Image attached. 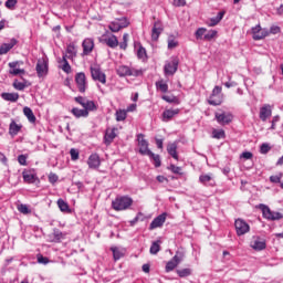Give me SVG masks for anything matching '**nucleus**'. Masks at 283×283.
Listing matches in <instances>:
<instances>
[{
    "label": "nucleus",
    "mask_w": 283,
    "mask_h": 283,
    "mask_svg": "<svg viewBox=\"0 0 283 283\" xmlns=\"http://www.w3.org/2000/svg\"><path fill=\"white\" fill-rule=\"evenodd\" d=\"M134 205V199L127 196L117 197L112 201L114 211H127Z\"/></svg>",
    "instance_id": "obj_1"
},
{
    "label": "nucleus",
    "mask_w": 283,
    "mask_h": 283,
    "mask_svg": "<svg viewBox=\"0 0 283 283\" xmlns=\"http://www.w3.org/2000/svg\"><path fill=\"white\" fill-rule=\"evenodd\" d=\"M259 209H261V211L263 213V218L265 220L275 221V220H282V218H283V214L281 212L271 210V208H269V206H266L264 203H261L259 206Z\"/></svg>",
    "instance_id": "obj_2"
},
{
    "label": "nucleus",
    "mask_w": 283,
    "mask_h": 283,
    "mask_svg": "<svg viewBox=\"0 0 283 283\" xmlns=\"http://www.w3.org/2000/svg\"><path fill=\"white\" fill-rule=\"evenodd\" d=\"M179 63H180V61L176 56H172V57H170V60L166 61V63L164 65L165 76H174V74H176V72H178Z\"/></svg>",
    "instance_id": "obj_3"
},
{
    "label": "nucleus",
    "mask_w": 283,
    "mask_h": 283,
    "mask_svg": "<svg viewBox=\"0 0 283 283\" xmlns=\"http://www.w3.org/2000/svg\"><path fill=\"white\" fill-rule=\"evenodd\" d=\"M9 74L11 76H23L25 75V70L21 69V65H23V61H13L9 62Z\"/></svg>",
    "instance_id": "obj_4"
},
{
    "label": "nucleus",
    "mask_w": 283,
    "mask_h": 283,
    "mask_svg": "<svg viewBox=\"0 0 283 283\" xmlns=\"http://www.w3.org/2000/svg\"><path fill=\"white\" fill-rule=\"evenodd\" d=\"M209 105H222V86H214L208 99Z\"/></svg>",
    "instance_id": "obj_5"
},
{
    "label": "nucleus",
    "mask_w": 283,
    "mask_h": 283,
    "mask_svg": "<svg viewBox=\"0 0 283 283\" xmlns=\"http://www.w3.org/2000/svg\"><path fill=\"white\" fill-rule=\"evenodd\" d=\"M117 74L118 76H140V74H143V71L134 67L129 69V66L122 65L118 66Z\"/></svg>",
    "instance_id": "obj_6"
},
{
    "label": "nucleus",
    "mask_w": 283,
    "mask_h": 283,
    "mask_svg": "<svg viewBox=\"0 0 283 283\" xmlns=\"http://www.w3.org/2000/svg\"><path fill=\"white\" fill-rule=\"evenodd\" d=\"M137 143L139 147V154H142V156L151 155V150H149V143L146 140L145 135L138 134Z\"/></svg>",
    "instance_id": "obj_7"
},
{
    "label": "nucleus",
    "mask_w": 283,
    "mask_h": 283,
    "mask_svg": "<svg viewBox=\"0 0 283 283\" xmlns=\"http://www.w3.org/2000/svg\"><path fill=\"white\" fill-rule=\"evenodd\" d=\"M269 36V29H262L260 24L252 28V39L254 41H262Z\"/></svg>",
    "instance_id": "obj_8"
},
{
    "label": "nucleus",
    "mask_w": 283,
    "mask_h": 283,
    "mask_svg": "<svg viewBox=\"0 0 283 283\" xmlns=\"http://www.w3.org/2000/svg\"><path fill=\"white\" fill-rule=\"evenodd\" d=\"M234 227L237 235H245V233H249V231H251V227L249 226V223H247V221L242 219H237L234 221Z\"/></svg>",
    "instance_id": "obj_9"
},
{
    "label": "nucleus",
    "mask_w": 283,
    "mask_h": 283,
    "mask_svg": "<svg viewBox=\"0 0 283 283\" xmlns=\"http://www.w3.org/2000/svg\"><path fill=\"white\" fill-rule=\"evenodd\" d=\"M75 83L78 92L84 94V92L87 90V77L85 76V73H76Z\"/></svg>",
    "instance_id": "obj_10"
},
{
    "label": "nucleus",
    "mask_w": 283,
    "mask_h": 283,
    "mask_svg": "<svg viewBox=\"0 0 283 283\" xmlns=\"http://www.w3.org/2000/svg\"><path fill=\"white\" fill-rule=\"evenodd\" d=\"M199 182L205 187H216V175L212 172L201 174L199 176Z\"/></svg>",
    "instance_id": "obj_11"
},
{
    "label": "nucleus",
    "mask_w": 283,
    "mask_h": 283,
    "mask_svg": "<svg viewBox=\"0 0 283 283\" xmlns=\"http://www.w3.org/2000/svg\"><path fill=\"white\" fill-rule=\"evenodd\" d=\"M91 75L93 81H98L99 83H103V85L107 83V77L105 76V73H103V71H101V67L98 66L91 67Z\"/></svg>",
    "instance_id": "obj_12"
},
{
    "label": "nucleus",
    "mask_w": 283,
    "mask_h": 283,
    "mask_svg": "<svg viewBox=\"0 0 283 283\" xmlns=\"http://www.w3.org/2000/svg\"><path fill=\"white\" fill-rule=\"evenodd\" d=\"M214 116L219 125H229L233 120V115L227 112H217Z\"/></svg>",
    "instance_id": "obj_13"
},
{
    "label": "nucleus",
    "mask_w": 283,
    "mask_h": 283,
    "mask_svg": "<svg viewBox=\"0 0 283 283\" xmlns=\"http://www.w3.org/2000/svg\"><path fill=\"white\" fill-rule=\"evenodd\" d=\"M35 70L39 78H43V76H48V62L45 60H38Z\"/></svg>",
    "instance_id": "obj_14"
},
{
    "label": "nucleus",
    "mask_w": 283,
    "mask_h": 283,
    "mask_svg": "<svg viewBox=\"0 0 283 283\" xmlns=\"http://www.w3.org/2000/svg\"><path fill=\"white\" fill-rule=\"evenodd\" d=\"M179 114H180V108L165 109L163 115H161V120L164 123H169V120H171V118H174L175 116H178Z\"/></svg>",
    "instance_id": "obj_15"
},
{
    "label": "nucleus",
    "mask_w": 283,
    "mask_h": 283,
    "mask_svg": "<svg viewBox=\"0 0 283 283\" xmlns=\"http://www.w3.org/2000/svg\"><path fill=\"white\" fill-rule=\"evenodd\" d=\"M166 220H167V213L159 214L157 218H155L151 221V223L149 226L150 231H154V229H158V228L163 227V224H165Z\"/></svg>",
    "instance_id": "obj_16"
},
{
    "label": "nucleus",
    "mask_w": 283,
    "mask_h": 283,
    "mask_svg": "<svg viewBox=\"0 0 283 283\" xmlns=\"http://www.w3.org/2000/svg\"><path fill=\"white\" fill-rule=\"evenodd\" d=\"M18 41L17 39H11L9 42L7 43H2L0 45V56H3V54H8V52H10V50H12V48H14V45H17Z\"/></svg>",
    "instance_id": "obj_17"
},
{
    "label": "nucleus",
    "mask_w": 283,
    "mask_h": 283,
    "mask_svg": "<svg viewBox=\"0 0 283 283\" xmlns=\"http://www.w3.org/2000/svg\"><path fill=\"white\" fill-rule=\"evenodd\" d=\"M90 169H98L101 167V157L97 154H92L87 159Z\"/></svg>",
    "instance_id": "obj_18"
},
{
    "label": "nucleus",
    "mask_w": 283,
    "mask_h": 283,
    "mask_svg": "<svg viewBox=\"0 0 283 283\" xmlns=\"http://www.w3.org/2000/svg\"><path fill=\"white\" fill-rule=\"evenodd\" d=\"M82 48H83V54L85 56H87L88 54H92V51L94 50V40L86 38L82 43Z\"/></svg>",
    "instance_id": "obj_19"
},
{
    "label": "nucleus",
    "mask_w": 283,
    "mask_h": 283,
    "mask_svg": "<svg viewBox=\"0 0 283 283\" xmlns=\"http://www.w3.org/2000/svg\"><path fill=\"white\" fill-rule=\"evenodd\" d=\"M160 34H163V23H160V21H157L154 23V27L151 30L153 41H158Z\"/></svg>",
    "instance_id": "obj_20"
},
{
    "label": "nucleus",
    "mask_w": 283,
    "mask_h": 283,
    "mask_svg": "<svg viewBox=\"0 0 283 283\" xmlns=\"http://www.w3.org/2000/svg\"><path fill=\"white\" fill-rule=\"evenodd\" d=\"M76 45H74V43H70L66 46V52L63 53V56H65V59L73 61V59H76Z\"/></svg>",
    "instance_id": "obj_21"
},
{
    "label": "nucleus",
    "mask_w": 283,
    "mask_h": 283,
    "mask_svg": "<svg viewBox=\"0 0 283 283\" xmlns=\"http://www.w3.org/2000/svg\"><path fill=\"white\" fill-rule=\"evenodd\" d=\"M273 114V111L271 109V105L265 104L260 109V118L263 122H266V118H270V116Z\"/></svg>",
    "instance_id": "obj_22"
},
{
    "label": "nucleus",
    "mask_w": 283,
    "mask_h": 283,
    "mask_svg": "<svg viewBox=\"0 0 283 283\" xmlns=\"http://www.w3.org/2000/svg\"><path fill=\"white\" fill-rule=\"evenodd\" d=\"M251 247L254 249V251H264V249H266V242L260 238H256L251 242Z\"/></svg>",
    "instance_id": "obj_23"
},
{
    "label": "nucleus",
    "mask_w": 283,
    "mask_h": 283,
    "mask_svg": "<svg viewBox=\"0 0 283 283\" xmlns=\"http://www.w3.org/2000/svg\"><path fill=\"white\" fill-rule=\"evenodd\" d=\"M111 251L113 252V258L115 262L120 260V258H124L126 253L125 248H118V247L111 248Z\"/></svg>",
    "instance_id": "obj_24"
},
{
    "label": "nucleus",
    "mask_w": 283,
    "mask_h": 283,
    "mask_svg": "<svg viewBox=\"0 0 283 283\" xmlns=\"http://www.w3.org/2000/svg\"><path fill=\"white\" fill-rule=\"evenodd\" d=\"M114 138H116V128L106 129V133L104 136L105 144L111 145L113 143Z\"/></svg>",
    "instance_id": "obj_25"
},
{
    "label": "nucleus",
    "mask_w": 283,
    "mask_h": 283,
    "mask_svg": "<svg viewBox=\"0 0 283 283\" xmlns=\"http://www.w3.org/2000/svg\"><path fill=\"white\" fill-rule=\"evenodd\" d=\"M156 90L158 92H161L163 94H167L169 92V84H167V81L159 80L155 83Z\"/></svg>",
    "instance_id": "obj_26"
},
{
    "label": "nucleus",
    "mask_w": 283,
    "mask_h": 283,
    "mask_svg": "<svg viewBox=\"0 0 283 283\" xmlns=\"http://www.w3.org/2000/svg\"><path fill=\"white\" fill-rule=\"evenodd\" d=\"M224 18V11H220L217 17L214 18H211L209 21H208V27L209 28H214V25H218V23H220L222 21V19Z\"/></svg>",
    "instance_id": "obj_27"
},
{
    "label": "nucleus",
    "mask_w": 283,
    "mask_h": 283,
    "mask_svg": "<svg viewBox=\"0 0 283 283\" xmlns=\"http://www.w3.org/2000/svg\"><path fill=\"white\" fill-rule=\"evenodd\" d=\"M102 41L103 43H106L108 48H118V38H116V35L104 38Z\"/></svg>",
    "instance_id": "obj_28"
},
{
    "label": "nucleus",
    "mask_w": 283,
    "mask_h": 283,
    "mask_svg": "<svg viewBox=\"0 0 283 283\" xmlns=\"http://www.w3.org/2000/svg\"><path fill=\"white\" fill-rule=\"evenodd\" d=\"M1 98L10 103H17L19 101V93H2Z\"/></svg>",
    "instance_id": "obj_29"
},
{
    "label": "nucleus",
    "mask_w": 283,
    "mask_h": 283,
    "mask_svg": "<svg viewBox=\"0 0 283 283\" xmlns=\"http://www.w3.org/2000/svg\"><path fill=\"white\" fill-rule=\"evenodd\" d=\"M72 114L75 116V118H87L90 116V113L87 111L81 109V108H72Z\"/></svg>",
    "instance_id": "obj_30"
},
{
    "label": "nucleus",
    "mask_w": 283,
    "mask_h": 283,
    "mask_svg": "<svg viewBox=\"0 0 283 283\" xmlns=\"http://www.w3.org/2000/svg\"><path fill=\"white\" fill-rule=\"evenodd\" d=\"M178 146L176 145V143L172 144H168L167 146V151L169 154V156H171L175 160H178Z\"/></svg>",
    "instance_id": "obj_31"
},
{
    "label": "nucleus",
    "mask_w": 283,
    "mask_h": 283,
    "mask_svg": "<svg viewBox=\"0 0 283 283\" xmlns=\"http://www.w3.org/2000/svg\"><path fill=\"white\" fill-rule=\"evenodd\" d=\"M23 114H24V116H27L29 123H36V116H34L32 108L25 106L23 108Z\"/></svg>",
    "instance_id": "obj_32"
},
{
    "label": "nucleus",
    "mask_w": 283,
    "mask_h": 283,
    "mask_svg": "<svg viewBox=\"0 0 283 283\" xmlns=\"http://www.w3.org/2000/svg\"><path fill=\"white\" fill-rule=\"evenodd\" d=\"M19 132H21V125L17 124V122H11L10 126H9V134L11 136H17V134H19Z\"/></svg>",
    "instance_id": "obj_33"
},
{
    "label": "nucleus",
    "mask_w": 283,
    "mask_h": 283,
    "mask_svg": "<svg viewBox=\"0 0 283 283\" xmlns=\"http://www.w3.org/2000/svg\"><path fill=\"white\" fill-rule=\"evenodd\" d=\"M14 90H18L19 92H23L28 87V81L23 80V82H20L18 80H14L13 82Z\"/></svg>",
    "instance_id": "obj_34"
},
{
    "label": "nucleus",
    "mask_w": 283,
    "mask_h": 283,
    "mask_svg": "<svg viewBox=\"0 0 283 283\" xmlns=\"http://www.w3.org/2000/svg\"><path fill=\"white\" fill-rule=\"evenodd\" d=\"M84 111L85 112H96V109H98V106H96V103H94V101H86V103L84 104Z\"/></svg>",
    "instance_id": "obj_35"
},
{
    "label": "nucleus",
    "mask_w": 283,
    "mask_h": 283,
    "mask_svg": "<svg viewBox=\"0 0 283 283\" xmlns=\"http://www.w3.org/2000/svg\"><path fill=\"white\" fill-rule=\"evenodd\" d=\"M22 176H23L24 182H28L29 185H32L34 180H36V176H34V174L29 171H24Z\"/></svg>",
    "instance_id": "obj_36"
},
{
    "label": "nucleus",
    "mask_w": 283,
    "mask_h": 283,
    "mask_svg": "<svg viewBox=\"0 0 283 283\" xmlns=\"http://www.w3.org/2000/svg\"><path fill=\"white\" fill-rule=\"evenodd\" d=\"M212 138H216L217 140H221L222 138H227L224 129H213L212 130Z\"/></svg>",
    "instance_id": "obj_37"
},
{
    "label": "nucleus",
    "mask_w": 283,
    "mask_h": 283,
    "mask_svg": "<svg viewBox=\"0 0 283 283\" xmlns=\"http://www.w3.org/2000/svg\"><path fill=\"white\" fill-rule=\"evenodd\" d=\"M160 251V241H154L150 245V254L157 255V253Z\"/></svg>",
    "instance_id": "obj_38"
},
{
    "label": "nucleus",
    "mask_w": 283,
    "mask_h": 283,
    "mask_svg": "<svg viewBox=\"0 0 283 283\" xmlns=\"http://www.w3.org/2000/svg\"><path fill=\"white\" fill-rule=\"evenodd\" d=\"M57 207H59L60 211H62L63 213L70 211V206L63 199L57 200Z\"/></svg>",
    "instance_id": "obj_39"
},
{
    "label": "nucleus",
    "mask_w": 283,
    "mask_h": 283,
    "mask_svg": "<svg viewBox=\"0 0 283 283\" xmlns=\"http://www.w3.org/2000/svg\"><path fill=\"white\" fill-rule=\"evenodd\" d=\"M61 63H63L62 65L63 72H65L66 74H70V72H72V66L70 65V62H67V59L65 56H62Z\"/></svg>",
    "instance_id": "obj_40"
},
{
    "label": "nucleus",
    "mask_w": 283,
    "mask_h": 283,
    "mask_svg": "<svg viewBox=\"0 0 283 283\" xmlns=\"http://www.w3.org/2000/svg\"><path fill=\"white\" fill-rule=\"evenodd\" d=\"M115 116H116V120L118 123H120V122H123L127 118V111L119 109V111L116 112Z\"/></svg>",
    "instance_id": "obj_41"
},
{
    "label": "nucleus",
    "mask_w": 283,
    "mask_h": 283,
    "mask_svg": "<svg viewBox=\"0 0 283 283\" xmlns=\"http://www.w3.org/2000/svg\"><path fill=\"white\" fill-rule=\"evenodd\" d=\"M218 36V31L216 30H210L203 35L205 41H212V39H216Z\"/></svg>",
    "instance_id": "obj_42"
},
{
    "label": "nucleus",
    "mask_w": 283,
    "mask_h": 283,
    "mask_svg": "<svg viewBox=\"0 0 283 283\" xmlns=\"http://www.w3.org/2000/svg\"><path fill=\"white\" fill-rule=\"evenodd\" d=\"M171 260L178 265L180 262H182V260H185V253L177 251Z\"/></svg>",
    "instance_id": "obj_43"
},
{
    "label": "nucleus",
    "mask_w": 283,
    "mask_h": 283,
    "mask_svg": "<svg viewBox=\"0 0 283 283\" xmlns=\"http://www.w3.org/2000/svg\"><path fill=\"white\" fill-rule=\"evenodd\" d=\"M108 28L112 32H120L122 30L120 24L118 23V20L111 22Z\"/></svg>",
    "instance_id": "obj_44"
},
{
    "label": "nucleus",
    "mask_w": 283,
    "mask_h": 283,
    "mask_svg": "<svg viewBox=\"0 0 283 283\" xmlns=\"http://www.w3.org/2000/svg\"><path fill=\"white\" fill-rule=\"evenodd\" d=\"M137 57L142 61H145L147 59V50H145L143 46H139L137 50Z\"/></svg>",
    "instance_id": "obj_45"
},
{
    "label": "nucleus",
    "mask_w": 283,
    "mask_h": 283,
    "mask_svg": "<svg viewBox=\"0 0 283 283\" xmlns=\"http://www.w3.org/2000/svg\"><path fill=\"white\" fill-rule=\"evenodd\" d=\"M147 156H149V158L154 160L155 167H160V155H156L153 151H150V155Z\"/></svg>",
    "instance_id": "obj_46"
},
{
    "label": "nucleus",
    "mask_w": 283,
    "mask_h": 283,
    "mask_svg": "<svg viewBox=\"0 0 283 283\" xmlns=\"http://www.w3.org/2000/svg\"><path fill=\"white\" fill-rule=\"evenodd\" d=\"M129 41V33H124L123 42L119 43L120 50H127V43Z\"/></svg>",
    "instance_id": "obj_47"
},
{
    "label": "nucleus",
    "mask_w": 283,
    "mask_h": 283,
    "mask_svg": "<svg viewBox=\"0 0 283 283\" xmlns=\"http://www.w3.org/2000/svg\"><path fill=\"white\" fill-rule=\"evenodd\" d=\"M205 34H207V30L205 28H199L196 31L195 36L197 40H202V39H205Z\"/></svg>",
    "instance_id": "obj_48"
},
{
    "label": "nucleus",
    "mask_w": 283,
    "mask_h": 283,
    "mask_svg": "<svg viewBox=\"0 0 283 283\" xmlns=\"http://www.w3.org/2000/svg\"><path fill=\"white\" fill-rule=\"evenodd\" d=\"M179 277H189L191 275V269L177 270Z\"/></svg>",
    "instance_id": "obj_49"
},
{
    "label": "nucleus",
    "mask_w": 283,
    "mask_h": 283,
    "mask_svg": "<svg viewBox=\"0 0 283 283\" xmlns=\"http://www.w3.org/2000/svg\"><path fill=\"white\" fill-rule=\"evenodd\" d=\"M163 101H166V103H176L178 105V103H180L178 101V97L176 96H169V95H164L161 96Z\"/></svg>",
    "instance_id": "obj_50"
},
{
    "label": "nucleus",
    "mask_w": 283,
    "mask_h": 283,
    "mask_svg": "<svg viewBox=\"0 0 283 283\" xmlns=\"http://www.w3.org/2000/svg\"><path fill=\"white\" fill-rule=\"evenodd\" d=\"M176 266H178V265L171 259L166 264V273H171V271H174V269H176Z\"/></svg>",
    "instance_id": "obj_51"
},
{
    "label": "nucleus",
    "mask_w": 283,
    "mask_h": 283,
    "mask_svg": "<svg viewBox=\"0 0 283 283\" xmlns=\"http://www.w3.org/2000/svg\"><path fill=\"white\" fill-rule=\"evenodd\" d=\"M17 0H7L4 6L8 8V10H14V7L17 6Z\"/></svg>",
    "instance_id": "obj_52"
},
{
    "label": "nucleus",
    "mask_w": 283,
    "mask_h": 283,
    "mask_svg": "<svg viewBox=\"0 0 283 283\" xmlns=\"http://www.w3.org/2000/svg\"><path fill=\"white\" fill-rule=\"evenodd\" d=\"M18 211H20V213H24V216H25V214L30 213V208H28V206L21 203L18 206Z\"/></svg>",
    "instance_id": "obj_53"
},
{
    "label": "nucleus",
    "mask_w": 283,
    "mask_h": 283,
    "mask_svg": "<svg viewBox=\"0 0 283 283\" xmlns=\"http://www.w3.org/2000/svg\"><path fill=\"white\" fill-rule=\"evenodd\" d=\"M174 48H178V42L174 38L168 39V50H174Z\"/></svg>",
    "instance_id": "obj_54"
},
{
    "label": "nucleus",
    "mask_w": 283,
    "mask_h": 283,
    "mask_svg": "<svg viewBox=\"0 0 283 283\" xmlns=\"http://www.w3.org/2000/svg\"><path fill=\"white\" fill-rule=\"evenodd\" d=\"M119 28H127V25H129V20H127V18H122L117 20Z\"/></svg>",
    "instance_id": "obj_55"
},
{
    "label": "nucleus",
    "mask_w": 283,
    "mask_h": 283,
    "mask_svg": "<svg viewBox=\"0 0 283 283\" xmlns=\"http://www.w3.org/2000/svg\"><path fill=\"white\" fill-rule=\"evenodd\" d=\"M18 163L20 165H22L23 167H25V165H28V156L25 155H19L18 156Z\"/></svg>",
    "instance_id": "obj_56"
},
{
    "label": "nucleus",
    "mask_w": 283,
    "mask_h": 283,
    "mask_svg": "<svg viewBox=\"0 0 283 283\" xmlns=\"http://www.w3.org/2000/svg\"><path fill=\"white\" fill-rule=\"evenodd\" d=\"M282 177H283V174L280 172L279 175L271 176L270 181H272L274 184L281 182Z\"/></svg>",
    "instance_id": "obj_57"
},
{
    "label": "nucleus",
    "mask_w": 283,
    "mask_h": 283,
    "mask_svg": "<svg viewBox=\"0 0 283 283\" xmlns=\"http://www.w3.org/2000/svg\"><path fill=\"white\" fill-rule=\"evenodd\" d=\"M172 6L175 8H184V6H187V0H174Z\"/></svg>",
    "instance_id": "obj_58"
},
{
    "label": "nucleus",
    "mask_w": 283,
    "mask_h": 283,
    "mask_svg": "<svg viewBox=\"0 0 283 283\" xmlns=\"http://www.w3.org/2000/svg\"><path fill=\"white\" fill-rule=\"evenodd\" d=\"M71 154V160H78V150H76V148H72L70 150Z\"/></svg>",
    "instance_id": "obj_59"
},
{
    "label": "nucleus",
    "mask_w": 283,
    "mask_h": 283,
    "mask_svg": "<svg viewBox=\"0 0 283 283\" xmlns=\"http://www.w3.org/2000/svg\"><path fill=\"white\" fill-rule=\"evenodd\" d=\"M59 181V176H56V174L54 172H51L49 175V182H51V185H54V182H57Z\"/></svg>",
    "instance_id": "obj_60"
},
{
    "label": "nucleus",
    "mask_w": 283,
    "mask_h": 283,
    "mask_svg": "<svg viewBox=\"0 0 283 283\" xmlns=\"http://www.w3.org/2000/svg\"><path fill=\"white\" fill-rule=\"evenodd\" d=\"M260 151L262 154H269V151H271V146H269V144H262L261 148H260Z\"/></svg>",
    "instance_id": "obj_61"
},
{
    "label": "nucleus",
    "mask_w": 283,
    "mask_h": 283,
    "mask_svg": "<svg viewBox=\"0 0 283 283\" xmlns=\"http://www.w3.org/2000/svg\"><path fill=\"white\" fill-rule=\"evenodd\" d=\"M38 262H39V264H50V259H48L43 255H38Z\"/></svg>",
    "instance_id": "obj_62"
},
{
    "label": "nucleus",
    "mask_w": 283,
    "mask_h": 283,
    "mask_svg": "<svg viewBox=\"0 0 283 283\" xmlns=\"http://www.w3.org/2000/svg\"><path fill=\"white\" fill-rule=\"evenodd\" d=\"M75 103H78V105H82V107H85V103H87V99L83 96L75 97Z\"/></svg>",
    "instance_id": "obj_63"
},
{
    "label": "nucleus",
    "mask_w": 283,
    "mask_h": 283,
    "mask_svg": "<svg viewBox=\"0 0 283 283\" xmlns=\"http://www.w3.org/2000/svg\"><path fill=\"white\" fill-rule=\"evenodd\" d=\"M169 169H170V171H172V174H180V171H182V168H180L176 165H170Z\"/></svg>",
    "instance_id": "obj_64"
}]
</instances>
